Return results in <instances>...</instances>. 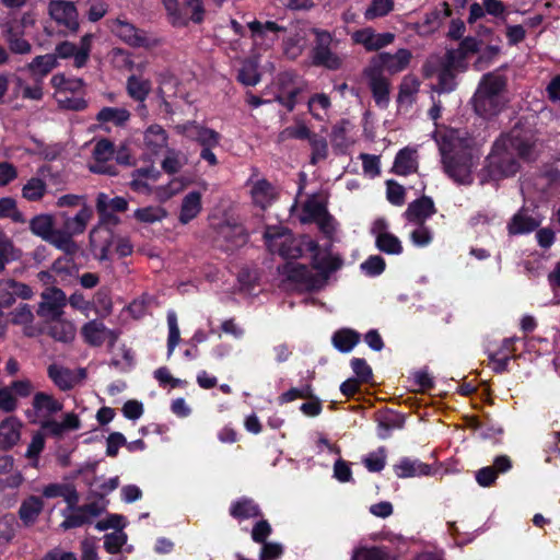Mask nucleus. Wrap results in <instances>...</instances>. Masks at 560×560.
<instances>
[{"instance_id":"1","label":"nucleus","mask_w":560,"mask_h":560,"mask_svg":"<svg viewBox=\"0 0 560 560\" xmlns=\"http://www.w3.org/2000/svg\"><path fill=\"white\" fill-rule=\"evenodd\" d=\"M305 249L311 254L312 268L318 273H313L306 265L287 261L278 267L280 275L288 281L299 283L308 291L319 290L329 279L330 275L342 267V259L338 255L327 252L322 255L319 244L314 240L305 242Z\"/></svg>"},{"instance_id":"2","label":"nucleus","mask_w":560,"mask_h":560,"mask_svg":"<svg viewBox=\"0 0 560 560\" xmlns=\"http://www.w3.org/2000/svg\"><path fill=\"white\" fill-rule=\"evenodd\" d=\"M506 89V78L493 72L486 73L474 95V107L478 115L491 117L504 107L502 93Z\"/></svg>"},{"instance_id":"3","label":"nucleus","mask_w":560,"mask_h":560,"mask_svg":"<svg viewBox=\"0 0 560 560\" xmlns=\"http://www.w3.org/2000/svg\"><path fill=\"white\" fill-rule=\"evenodd\" d=\"M310 33L314 36L310 52L312 65L328 70H339L342 66V59L332 51V48L338 45L334 34L319 27H312Z\"/></svg>"},{"instance_id":"4","label":"nucleus","mask_w":560,"mask_h":560,"mask_svg":"<svg viewBox=\"0 0 560 560\" xmlns=\"http://www.w3.org/2000/svg\"><path fill=\"white\" fill-rule=\"evenodd\" d=\"M520 162L514 154L497 141L491 154L487 159V165L482 171L485 179L498 182L514 176L520 171Z\"/></svg>"},{"instance_id":"5","label":"nucleus","mask_w":560,"mask_h":560,"mask_svg":"<svg viewBox=\"0 0 560 560\" xmlns=\"http://www.w3.org/2000/svg\"><path fill=\"white\" fill-rule=\"evenodd\" d=\"M442 163L444 172L454 182L460 185L472 184V155L467 150L454 151L452 153H442Z\"/></svg>"},{"instance_id":"6","label":"nucleus","mask_w":560,"mask_h":560,"mask_svg":"<svg viewBox=\"0 0 560 560\" xmlns=\"http://www.w3.org/2000/svg\"><path fill=\"white\" fill-rule=\"evenodd\" d=\"M112 32L125 44L132 48H152L155 47L159 42L147 35V32L138 28L127 20L116 19L113 21Z\"/></svg>"},{"instance_id":"7","label":"nucleus","mask_w":560,"mask_h":560,"mask_svg":"<svg viewBox=\"0 0 560 560\" xmlns=\"http://www.w3.org/2000/svg\"><path fill=\"white\" fill-rule=\"evenodd\" d=\"M248 240L249 234L243 224L226 222L219 226L215 244L225 253H234L245 246Z\"/></svg>"},{"instance_id":"8","label":"nucleus","mask_w":560,"mask_h":560,"mask_svg":"<svg viewBox=\"0 0 560 560\" xmlns=\"http://www.w3.org/2000/svg\"><path fill=\"white\" fill-rule=\"evenodd\" d=\"M42 301L37 307V315L49 320H59L63 315V307L67 305L66 293L55 287H47L40 294Z\"/></svg>"},{"instance_id":"9","label":"nucleus","mask_w":560,"mask_h":560,"mask_svg":"<svg viewBox=\"0 0 560 560\" xmlns=\"http://www.w3.org/2000/svg\"><path fill=\"white\" fill-rule=\"evenodd\" d=\"M535 143L533 133L513 128L500 144L523 161L529 162L534 160Z\"/></svg>"},{"instance_id":"10","label":"nucleus","mask_w":560,"mask_h":560,"mask_svg":"<svg viewBox=\"0 0 560 560\" xmlns=\"http://www.w3.org/2000/svg\"><path fill=\"white\" fill-rule=\"evenodd\" d=\"M363 77L368 80L373 100L378 107H387L389 103L390 84L378 67L369 63L363 70Z\"/></svg>"},{"instance_id":"11","label":"nucleus","mask_w":560,"mask_h":560,"mask_svg":"<svg viewBox=\"0 0 560 560\" xmlns=\"http://www.w3.org/2000/svg\"><path fill=\"white\" fill-rule=\"evenodd\" d=\"M50 18L59 25H63L71 33H77L80 24L78 20V10L72 1L51 0L48 4Z\"/></svg>"},{"instance_id":"12","label":"nucleus","mask_w":560,"mask_h":560,"mask_svg":"<svg viewBox=\"0 0 560 560\" xmlns=\"http://www.w3.org/2000/svg\"><path fill=\"white\" fill-rule=\"evenodd\" d=\"M411 57L409 49L400 48L395 54L380 52L371 58L370 63L378 67L383 72L386 70L390 74H395L408 67Z\"/></svg>"},{"instance_id":"13","label":"nucleus","mask_w":560,"mask_h":560,"mask_svg":"<svg viewBox=\"0 0 560 560\" xmlns=\"http://www.w3.org/2000/svg\"><path fill=\"white\" fill-rule=\"evenodd\" d=\"M115 145L109 139H101L96 142L93 149V158L95 164L90 167L93 173L116 176L117 168L107 162L114 156Z\"/></svg>"},{"instance_id":"14","label":"nucleus","mask_w":560,"mask_h":560,"mask_svg":"<svg viewBox=\"0 0 560 560\" xmlns=\"http://www.w3.org/2000/svg\"><path fill=\"white\" fill-rule=\"evenodd\" d=\"M436 211L433 199L423 195L408 205L404 215L409 222L423 225Z\"/></svg>"},{"instance_id":"15","label":"nucleus","mask_w":560,"mask_h":560,"mask_svg":"<svg viewBox=\"0 0 560 560\" xmlns=\"http://www.w3.org/2000/svg\"><path fill=\"white\" fill-rule=\"evenodd\" d=\"M375 421L377 422L378 438L386 440L394 430L404 428L405 416L392 409H383L375 412Z\"/></svg>"},{"instance_id":"16","label":"nucleus","mask_w":560,"mask_h":560,"mask_svg":"<svg viewBox=\"0 0 560 560\" xmlns=\"http://www.w3.org/2000/svg\"><path fill=\"white\" fill-rule=\"evenodd\" d=\"M2 37L12 54L27 55L32 51V45L24 38L23 30L16 28L13 22L3 24Z\"/></svg>"},{"instance_id":"17","label":"nucleus","mask_w":560,"mask_h":560,"mask_svg":"<svg viewBox=\"0 0 560 560\" xmlns=\"http://www.w3.org/2000/svg\"><path fill=\"white\" fill-rule=\"evenodd\" d=\"M183 132H187L195 141H197L202 148L217 147L219 145L221 136L218 131L198 125L196 121H188L180 127Z\"/></svg>"},{"instance_id":"18","label":"nucleus","mask_w":560,"mask_h":560,"mask_svg":"<svg viewBox=\"0 0 560 560\" xmlns=\"http://www.w3.org/2000/svg\"><path fill=\"white\" fill-rule=\"evenodd\" d=\"M44 510V500L37 495L24 499L18 511L19 518L25 527L33 526Z\"/></svg>"},{"instance_id":"19","label":"nucleus","mask_w":560,"mask_h":560,"mask_svg":"<svg viewBox=\"0 0 560 560\" xmlns=\"http://www.w3.org/2000/svg\"><path fill=\"white\" fill-rule=\"evenodd\" d=\"M431 466L422 463L419 459H411L404 457L398 464L394 466V471L398 478H411L416 476H429L431 474Z\"/></svg>"},{"instance_id":"20","label":"nucleus","mask_w":560,"mask_h":560,"mask_svg":"<svg viewBox=\"0 0 560 560\" xmlns=\"http://www.w3.org/2000/svg\"><path fill=\"white\" fill-rule=\"evenodd\" d=\"M47 375L51 382L62 392L72 389L78 383L72 370L52 363L47 368Z\"/></svg>"},{"instance_id":"21","label":"nucleus","mask_w":560,"mask_h":560,"mask_svg":"<svg viewBox=\"0 0 560 560\" xmlns=\"http://www.w3.org/2000/svg\"><path fill=\"white\" fill-rule=\"evenodd\" d=\"M202 209L201 194L197 190L188 192L180 206L178 220L182 224H187L194 220Z\"/></svg>"},{"instance_id":"22","label":"nucleus","mask_w":560,"mask_h":560,"mask_svg":"<svg viewBox=\"0 0 560 560\" xmlns=\"http://www.w3.org/2000/svg\"><path fill=\"white\" fill-rule=\"evenodd\" d=\"M361 334L351 328H340L331 336L332 346L341 353H349L360 342Z\"/></svg>"},{"instance_id":"23","label":"nucleus","mask_w":560,"mask_h":560,"mask_svg":"<svg viewBox=\"0 0 560 560\" xmlns=\"http://www.w3.org/2000/svg\"><path fill=\"white\" fill-rule=\"evenodd\" d=\"M33 408L36 416L49 417L62 409V404L52 395L37 392L33 397Z\"/></svg>"},{"instance_id":"24","label":"nucleus","mask_w":560,"mask_h":560,"mask_svg":"<svg viewBox=\"0 0 560 560\" xmlns=\"http://www.w3.org/2000/svg\"><path fill=\"white\" fill-rule=\"evenodd\" d=\"M230 515L235 520H248L261 515L259 505L250 498L243 497L230 506Z\"/></svg>"},{"instance_id":"25","label":"nucleus","mask_w":560,"mask_h":560,"mask_svg":"<svg viewBox=\"0 0 560 560\" xmlns=\"http://www.w3.org/2000/svg\"><path fill=\"white\" fill-rule=\"evenodd\" d=\"M107 327L104 323L93 319L81 328V335L85 343L91 347H101L106 340Z\"/></svg>"},{"instance_id":"26","label":"nucleus","mask_w":560,"mask_h":560,"mask_svg":"<svg viewBox=\"0 0 560 560\" xmlns=\"http://www.w3.org/2000/svg\"><path fill=\"white\" fill-rule=\"evenodd\" d=\"M92 217V208L84 205L74 217H65L62 228L72 236L82 234Z\"/></svg>"},{"instance_id":"27","label":"nucleus","mask_w":560,"mask_h":560,"mask_svg":"<svg viewBox=\"0 0 560 560\" xmlns=\"http://www.w3.org/2000/svg\"><path fill=\"white\" fill-rule=\"evenodd\" d=\"M126 90L130 98L135 102L143 103L152 90V84L148 79H142L136 74H131L127 79Z\"/></svg>"},{"instance_id":"28","label":"nucleus","mask_w":560,"mask_h":560,"mask_svg":"<svg viewBox=\"0 0 560 560\" xmlns=\"http://www.w3.org/2000/svg\"><path fill=\"white\" fill-rule=\"evenodd\" d=\"M130 116V112L126 108L105 106L96 114L95 119L101 126L110 122L116 127H124L129 121Z\"/></svg>"},{"instance_id":"29","label":"nucleus","mask_w":560,"mask_h":560,"mask_svg":"<svg viewBox=\"0 0 560 560\" xmlns=\"http://www.w3.org/2000/svg\"><path fill=\"white\" fill-rule=\"evenodd\" d=\"M50 84L56 89V95L80 94L85 85L83 79L67 78L63 73H56L50 79Z\"/></svg>"},{"instance_id":"30","label":"nucleus","mask_w":560,"mask_h":560,"mask_svg":"<svg viewBox=\"0 0 560 560\" xmlns=\"http://www.w3.org/2000/svg\"><path fill=\"white\" fill-rule=\"evenodd\" d=\"M539 225L532 215H528L522 211L515 213L508 224V231L511 235L527 234L535 231Z\"/></svg>"},{"instance_id":"31","label":"nucleus","mask_w":560,"mask_h":560,"mask_svg":"<svg viewBox=\"0 0 560 560\" xmlns=\"http://www.w3.org/2000/svg\"><path fill=\"white\" fill-rule=\"evenodd\" d=\"M415 151L409 148L399 150L395 156L393 172L400 176H407L417 171L418 163L413 158Z\"/></svg>"},{"instance_id":"32","label":"nucleus","mask_w":560,"mask_h":560,"mask_svg":"<svg viewBox=\"0 0 560 560\" xmlns=\"http://www.w3.org/2000/svg\"><path fill=\"white\" fill-rule=\"evenodd\" d=\"M72 237L63 228L62 230L55 229L46 242L62 250L67 256H73L78 250V245Z\"/></svg>"},{"instance_id":"33","label":"nucleus","mask_w":560,"mask_h":560,"mask_svg":"<svg viewBox=\"0 0 560 560\" xmlns=\"http://www.w3.org/2000/svg\"><path fill=\"white\" fill-rule=\"evenodd\" d=\"M20 425L10 419L0 423V450H11L20 440Z\"/></svg>"},{"instance_id":"34","label":"nucleus","mask_w":560,"mask_h":560,"mask_svg":"<svg viewBox=\"0 0 560 560\" xmlns=\"http://www.w3.org/2000/svg\"><path fill=\"white\" fill-rule=\"evenodd\" d=\"M452 9L447 2H441L439 7L424 14L423 27L427 32H433L440 27L442 22L451 16Z\"/></svg>"},{"instance_id":"35","label":"nucleus","mask_w":560,"mask_h":560,"mask_svg":"<svg viewBox=\"0 0 560 560\" xmlns=\"http://www.w3.org/2000/svg\"><path fill=\"white\" fill-rule=\"evenodd\" d=\"M58 66L57 56L52 54H46L36 56L30 63H27V70L33 75L46 77Z\"/></svg>"},{"instance_id":"36","label":"nucleus","mask_w":560,"mask_h":560,"mask_svg":"<svg viewBox=\"0 0 560 560\" xmlns=\"http://www.w3.org/2000/svg\"><path fill=\"white\" fill-rule=\"evenodd\" d=\"M168 22L174 27H186L189 24L188 16L183 12L178 0H161Z\"/></svg>"},{"instance_id":"37","label":"nucleus","mask_w":560,"mask_h":560,"mask_svg":"<svg viewBox=\"0 0 560 560\" xmlns=\"http://www.w3.org/2000/svg\"><path fill=\"white\" fill-rule=\"evenodd\" d=\"M376 248L387 255H400L404 250L400 240L393 233H383L375 240Z\"/></svg>"},{"instance_id":"38","label":"nucleus","mask_w":560,"mask_h":560,"mask_svg":"<svg viewBox=\"0 0 560 560\" xmlns=\"http://www.w3.org/2000/svg\"><path fill=\"white\" fill-rule=\"evenodd\" d=\"M327 211L324 202L314 198L307 199L302 207V223H315Z\"/></svg>"},{"instance_id":"39","label":"nucleus","mask_w":560,"mask_h":560,"mask_svg":"<svg viewBox=\"0 0 560 560\" xmlns=\"http://www.w3.org/2000/svg\"><path fill=\"white\" fill-rule=\"evenodd\" d=\"M55 325L49 327V336L54 338L56 341L69 343L75 337V328L72 323L62 320H56Z\"/></svg>"},{"instance_id":"40","label":"nucleus","mask_w":560,"mask_h":560,"mask_svg":"<svg viewBox=\"0 0 560 560\" xmlns=\"http://www.w3.org/2000/svg\"><path fill=\"white\" fill-rule=\"evenodd\" d=\"M30 230L34 235L42 237L44 241L48 240L55 230L51 217L48 214L35 215L30 221Z\"/></svg>"},{"instance_id":"41","label":"nucleus","mask_w":560,"mask_h":560,"mask_svg":"<svg viewBox=\"0 0 560 560\" xmlns=\"http://www.w3.org/2000/svg\"><path fill=\"white\" fill-rule=\"evenodd\" d=\"M47 190L46 183L38 177H32L22 188V196L28 201L40 200Z\"/></svg>"},{"instance_id":"42","label":"nucleus","mask_w":560,"mask_h":560,"mask_svg":"<svg viewBox=\"0 0 560 560\" xmlns=\"http://www.w3.org/2000/svg\"><path fill=\"white\" fill-rule=\"evenodd\" d=\"M57 103L61 109L81 112L88 107V101L79 94L56 95Z\"/></svg>"},{"instance_id":"43","label":"nucleus","mask_w":560,"mask_h":560,"mask_svg":"<svg viewBox=\"0 0 560 560\" xmlns=\"http://www.w3.org/2000/svg\"><path fill=\"white\" fill-rule=\"evenodd\" d=\"M352 560H390L386 547H361L352 556Z\"/></svg>"},{"instance_id":"44","label":"nucleus","mask_w":560,"mask_h":560,"mask_svg":"<svg viewBox=\"0 0 560 560\" xmlns=\"http://www.w3.org/2000/svg\"><path fill=\"white\" fill-rule=\"evenodd\" d=\"M0 218H9L15 223H24V214L16 208V201L11 197L0 198Z\"/></svg>"},{"instance_id":"45","label":"nucleus","mask_w":560,"mask_h":560,"mask_svg":"<svg viewBox=\"0 0 560 560\" xmlns=\"http://www.w3.org/2000/svg\"><path fill=\"white\" fill-rule=\"evenodd\" d=\"M106 194L100 192L96 197V211L100 218V225H113L116 226L119 224L120 220L115 214V212L109 211L106 208Z\"/></svg>"},{"instance_id":"46","label":"nucleus","mask_w":560,"mask_h":560,"mask_svg":"<svg viewBox=\"0 0 560 560\" xmlns=\"http://www.w3.org/2000/svg\"><path fill=\"white\" fill-rule=\"evenodd\" d=\"M166 131L158 124L149 126L144 132V142L150 148H162L166 144Z\"/></svg>"},{"instance_id":"47","label":"nucleus","mask_w":560,"mask_h":560,"mask_svg":"<svg viewBox=\"0 0 560 560\" xmlns=\"http://www.w3.org/2000/svg\"><path fill=\"white\" fill-rule=\"evenodd\" d=\"M186 164V158L178 151L167 150L162 161V168L165 173L173 175L178 173Z\"/></svg>"},{"instance_id":"48","label":"nucleus","mask_w":560,"mask_h":560,"mask_svg":"<svg viewBox=\"0 0 560 560\" xmlns=\"http://www.w3.org/2000/svg\"><path fill=\"white\" fill-rule=\"evenodd\" d=\"M167 326H168V337H167V357L170 358L176 346L180 341V331L177 324V316L175 312L170 311L167 313Z\"/></svg>"},{"instance_id":"49","label":"nucleus","mask_w":560,"mask_h":560,"mask_svg":"<svg viewBox=\"0 0 560 560\" xmlns=\"http://www.w3.org/2000/svg\"><path fill=\"white\" fill-rule=\"evenodd\" d=\"M385 268L386 261L380 255H371L360 265L361 271L368 277H377L384 272Z\"/></svg>"},{"instance_id":"50","label":"nucleus","mask_w":560,"mask_h":560,"mask_svg":"<svg viewBox=\"0 0 560 560\" xmlns=\"http://www.w3.org/2000/svg\"><path fill=\"white\" fill-rule=\"evenodd\" d=\"M236 79L245 86H255L260 82L261 75L253 62H246L238 70Z\"/></svg>"},{"instance_id":"51","label":"nucleus","mask_w":560,"mask_h":560,"mask_svg":"<svg viewBox=\"0 0 560 560\" xmlns=\"http://www.w3.org/2000/svg\"><path fill=\"white\" fill-rule=\"evenodd\" d=\"M394 9L393 0H372L365 10L364 18L368 21L387 15Z\"/></svg>"},{"instance_id":"52","label":"nucleus","mask_w":560,"mask_h":560,"mask_svg":"<svg viewBox=\"0 0 560 560\" xmlns=\"http://www.w3.org/2000/svg\"><path fill=\"white\" fill-rule=\"evenodd\" d=\"M78 266L75 265L72 256H65L57 258L51 266V271L66 278L73 277L78 273Z\"/></svg>"},{"instance_id":"53","label":"nucleus","mask_w":560,"mask_h":560,"mask_svg":"<svg viewBox=\"0 0 560 560\" xmlns=\"http://www.w3.org/2000/svg\"><path fill=\"white\" fill-rule=\"evenodd\" d=\"M166 215V212L161 207H144L135 211L133 217L139 222L154 223L161 221Z\"/></svg>"},{"instance_id":"54","label":"nucleus","mask_w":560,"mask_h":560,"mask_svg":"<svg viewBox=\"0 0 560 560\" xmlns=\"http://www.w3.org/2000/svg\"><path fill=\"white\" fill-rule=\"evenodd\" d=\"M351 369L355 374V380L362 384H368L373 378L372 368L368 364L365 359L352 358L350 361Z\"/></svg>"},{"instance_id":"55","label":"nucleus","mask_w":560,"mask_h":560,"mask_svg":"<svg viewBox=\"0 0 560 560\" xmlns=\"http://www.w3.org/2000/svg\"><path fill=\"white\" fill-rule=\"evenodd\" d=\"M312 154L310 163L316 165L319 161L325 160L328 155V143L324 137L316 135L310 141Z\"/></svg>"},{"instance_id":"56","label":"nucleus","mask_w":560,"mask_h":560,"mask_svg":"<svg viewBox=\"0 0 560 560\" xmlns=\"http://www.w3.org/2000/svg\"><path fill=\"white\" fill-rule=\"evenodd\" d=\"M386 197L394 206H402L405 203L406 190L402 185L394 179L386 182Z\"/></svg>"},{"instance_id":"57","label":"nucleus","mask_w":560,"mask_h":560,"mask_svg":"<svg viewBox=\"0 0 560 560\" xmlns=\"http://www.w3.org/2000/svg\"><path fill=\"white\" fill-rule=\"evenodd\" d=\"M500 51L499 46L488 45L476 59L474 63L475 69L480 71L488 68L499 56Z\"/></svg>"},{"instance_id":"58","label":"nucleus","mask_w":560,"mask_h":560,"mask_svg":"<svg viewBox=\"0 0 560 560\" xmlns=\"http://www.w3.org/2000/svg\"><path fill=\"white\" fill-rule=\"evenodd\" d=\"M126 541L127 535L122 532L106 534L104 537V548L108 553L115 555L120 552Z\"/></svg>"},{"instance_id":"59","label":"nucleus","mask_w":560,"mask_h":560,"mask_svg":"<svg viewBox=\"0 0 560 560\" xmlns=\"http://www.w3.org/2000/svg\"><path fill=\"white\" fill-rule=\"evenodd\" d=\"M92 34H85L81 37L78 55L75 56V68H83L88 63L92 49Z\"/></svg>"},{"instance_id":"60","label":"nucleus","mask_w":560,"mask_h":560,"mask_svg":"<svg viewBox=\"0 0 560 560\" xmlns=\"http://www.w3.org/2000/svg\"><path fill=\"white\" fill-rule=\"evenodd\" d=\"M72 513L66 516L65 521L61 523V527L65 529H71L81 527L84 524L90 523L86 514L83 510H81V505L74 509H71Z\"/></svg>"},{"instance_id":"61","label":"nucleus","mask_w":560,"mask_h":560,"mask_svg":"<svg viewBox=\"0 0 560 560\" xmlns=\"http://www.w3.org/2000/svg\"><path fill=\"white\" fill-rule=\"evenodd\" d=\"M364 466L371 472H378L384 469L386 455L384 447H380L378 453H370L363 460Z\"/></svg>"},{"instance_id":"62","label":"nucleus","mask_w":560,"mask_h":560,"mask_svg":"<svg viewBox=\"0 0 560 560\" xmlns=\"http://www.w3.org/2000/svg\"><path fill=\"white\" fill-rule=\"evenodd\" d=\"M298 398L308 399L313 398V390L311 385H305L303 388L292 387L279 396L280 404H288Z\"/></svg>"},{"instance_id":"63","label":"nucleus","mask_w":560,"mask_h":560,"mask_svg":"<svg viewBox=\"0 0 560 560\" xmlns=\"http://www.w3.org/2000/svg\"><path fill=\"white\" fill-rule=\"evenodd\" d=\"M34 320V314L28 304H21L11 313V322L15 325H28Z\"/></svg>"},{"instance_id":"64","label":"nucleus","mask_w":560,"mask_h":560,"mask_svg":"<svg viewBox=\"0 0 560 560\" xmlns=\"http://www.w3.org/2000/svg\"><path fill=\"white\" fill-rule=\"evenodd\" d=\"M454 70L442 66L438 74V86L440 92H451L455 89Z\"/></svg>"}]
</instances>
